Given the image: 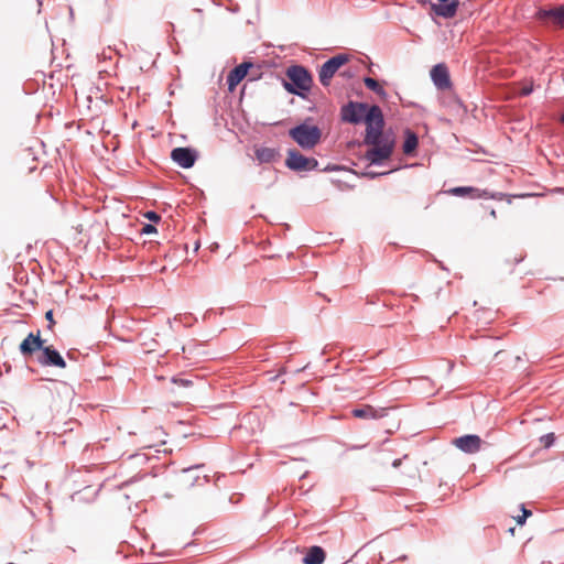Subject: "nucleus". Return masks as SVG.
Masks as SVG:
<instances>
[{"mask_svg": "<svg viewBox=\"0 0 564 564\" xmlns=\"http://www.w3.org/2000/svg\"><path fill=\"white\" fill-rule=\"evenodd\" d=\"M542 440L545 441V446H550L554 441V436L553 434H546L542 437Z\"/></svg>", "mask_w": 564, "mask_h": 564, "instance_id": "412c9836", "label": "nucleus"}, {"mask_svg": "<svg viewBox=\"0 0 564 564\" xmlns=\"http://www.w3.org/2000/svg\"><path fill=\"white\" fill-rule=\"evenodd\" d=\"M172 382L176 383V384H181V386H184V387H188L192 384V381L188 380V379H177V378H173L172 379Z\"/></svg>", "mask_w": 564, "mask_h": 564, "instance_id": "aec40b11", "label": "nucleus"}, {"mask_svg": "<svg viewBox=\"0 0 564 564\" xmlns=\"http://www.w3.org/2000/svg\"><path fill=\"white\" fill-rule=\"evenodd\" d=\"M490 216H491V217H494V218H496V217H497V214H496V210H495V209H491V210H490Z\"/></svg>", "mask_w": 564, "mask_h": 564, "instance_id": "cd10ccee", "label": "nucleus"}, {"mask_svg": "<svg viewBox=\"0 0 564 564\" xmlns=\"http://www.w3.org/2000/svg\"><path fill=\"white\" fill-rule=\"evenodd\" d=\"M285 165L295 172H305L315 170L318 161L314 158H306L296 150H289Z\"/></svg>", "mask_w": 564, "mask_h": 564, "instance_id": "0eeeda50", "label": "nucleus"}, {"mask_svg": "<svg viewBox=\"0 0 564 564\" xmlns=\"http://www.w3.org/2000/svg\"><path fill=\"white\" fill-rule=\"evenodd\" d=\"M341 119L349 123H366L365 142H371L383 129L384 119L379 106H368L364 102L349 101L341 107Z\"/></svg>", "mask_w": 564, "mask_h": 564, "instance_id": "f257e3e1", "label": "nucleus"}, {"mask_svg": "<svg viewBox=\"0 0 564 564\" xmlns=\"http://www.w3.org/2000/svg\"><path fill=\"white\" fill-rule=\"evenodd\" d=\"M431 79L438 90H446L452 87L448 68L443 63L432 67Z\"/></svg>", "mask_w": 564, "mask_h": 564, "instance_id": "9d476101", "label": "nucleus"}, {"mask_svg": "<svg viewBox=\"0 0 564 564\" xmlns=\"http://www.w3.org/2000/svg\"><path fill=\"white\" fill-rule=\"evenodd\" d=\"M401 465V459H394L393 463H392V466L393 467H399Z\"/></svg>", "mask_w": 564, "mask_h": 564, "instance_id": "bb28decb", "label": "nucleus"}, {"mask_svg": "<svg viewBox=\"0 0 564 564\" xmlns=\"http://www.w3.org/2000/svg\"><path fill=\"white\" fill-rule=\"evenodd\" d=\"M45 317H46V319H48L51 323H53V312H52V311H48V312L45 314Z\"/></svg>", "mask_w": 564, "mask_h": 564, "instance_id": "393cba45", "label": "nucleus"}, {"mask_svg": "<svg viewBox=\"0 0 564 564\" xmlns=\"http://www.w3.org/2000/svg\"><path fill=\"white\" fill-rule=\"evenodd\" d=\"M40 332L34 335L30 333L20 344V352L24 357L36 354L35 360L43 367H56L64 369L66 362L61 354L53 346H44Z\"/></svg>", "mask_w": 564, "mask_h": 564, "instance_id": "f03ea898", "label": "nucleus"}, {"mask_svg": "<svg viewBox=\"0 0 564 564\" xmlns=\"http://www.w3.org/2000/svg\"><path fill=\"white\" fill-rule=\"evenodd\" d=\"M250 66L251 64L249 63H242L229 72L227 76L229 91H234L237 85L246 77Z\"/></svg>", "mask_w": 564, "mask_h": 564, "instance_id": "4468645a", "label": "nucleus"}, {"mask_svg": "<svg viewBox=\"0 0 564 564\" xmlns=\"http://www.w3.org/2000/svg\"><path fill=\"white\" fill-rule=\"evenodd\" d=\"M352 415L358 419L365 420H378L384 417L387 415V409L380 408L376 409L372 405H362L361 408H356L352 410Z\"/></svg>", "mask_w": 564, "mask_h": 564, "instance_id": "ddd939ff", "label": "nucleus"}, {"mask_svg": "<svg viewBox=\"0 0 564 564\" xmlns=\"http://www.w3.org/2000/svg\"><path fill=\"white\" fill-rule=\"evenodd\" d=\"M532 91H533V87H532V85H524V86L520 89V95H521V96H529Z\"/></svg>", "mask_w": 564, "mask_h": 564, "instance_id": "6ab92c4d", "label": "nucleus"}, {"mask_svg": "<svg viewBox=\"0 0 564 564\" xmlns=\"http://www.w3.org/2000/svg\"><path fill=\"white\" fill-rule=\"evenodd\" d=\"M522 514H525V519L531 514V511L527 510L523 506H522Z\"/></svg>", "mask_w": 564, "mask_h": 564, "instance_id": "a878e982", "label": "nucleus"}, {"mask_svg": "<svg viewBox=\"0 0 564 564\" xmlns=\"http://www.w3.org/2000/svg\"><path fill=\"white\" fill-rule=\"evenodd\" d=\"M452 444L463 453L476 454L481 451L487 443L476 434H466L454 438Z\"/></svg>", "mask_w": 564, "mask_h": 564, "instance_id": "1a4fd4ad", "label": "nucleus"}, {"mask_svg": "<svg viewBox=\"0 0 564 564\" xmlns=\"http://www.w3.org/2000/svg\"><path fill=\"white\" fill-rule=\"evenodd\" d=\"M367 145H372L366 152V159L371 163L379 165L384 160L389 159L393 152L394 140L389 135L383 133V129H379L378 137H376L371 142H365Z\"/></svg>", "mask_w": 564, "mask_h": 564, "instance_id": "7ed1b4c3", "label": "nucleus"}, {"mask_svg": "<svg viewBox=\"0 0 564 564\" xmlns=\"http://www.w3.org/2000/svg\"><path fill=\"white\" fill-rule=\"evenodd\" d=\"M449 194L454 195V196H459V197H464V196H467L469 195L471 198H492V199H497V198H500L502 196V194H491L489 195V193L487 191H480L478 188H475V187H471V186H458V187H453L448 191Z\"/></svg>", "mask_w": 564, "mask_h": 564, "instance_id": "f8f14e48", "label": "nucleus"}, {"mask_svg": "<svg viewBox=\"0 0 564 564\" xmlns=\"http://www.w3.org/2000/svg\"><path fill=\"white\" fill-rule=\"evenodd\" d=\"M561 121L564 123V113L561 117Z\"/></svg>", "mask_w": 564, "mask_h": 564, "instance_id": "c85d7f7f", "label": "nucleus"}, {"mask_svg": "<svg viewBox=\"0 0 564 564\" xmlns=\"http://www.w3.org/2000/svg\"><path fill=\"white\" fill-rule=\"evenodd\" d=\"M516 520L518 524L522 525L525 522V514L518 516Z\"/></svg>", "mask_w": 564, "mask_h": 564, "instance_id": "b1692460", "label": "nucleus"}, {"mask_svg": "<svg viewBox=\"0 0 564 564\" xmlns=\"http://www.w3.org/2000/svg\"><path fill=\"white\" fill-rule=\"evenodd\" d=\"M254 154H256V159L260 163H271L278 156V152L275 151V149L267 148V147L257 148L254 151Z\"/></svg>", "mask_w": 564, "mask_h": 564, "instance_id": "dca6fc26", "label": "nucleus"}, {"mask_svg": "<svg viewBox=\"0 0 564 564\" xmlns=\"http://www.w3.org/2000/svg\"><path fill=\"white\" fill-rule=\"evenodd\" d=\"M325 560V552L319 546H312L303 557L304 564H322Z\"/></svg>", "mask_w": 564, "mask_h": 564, "instance_id": "2eb2a0df", "label": "nucleus"}, {"mask_svg": "<svg viewBox=\"0 0 564 564\" xmlns=\"http://www.w3.org/2000/svg\"><path fill=\"white\" fill-rule=\"evenodd\" d=\"M155 231H156V229H155V227L153 225H145L143 227V232L144 234H152V232H155Z\"/></svg>", "mask_w": 564, "mask_h": 564, "instance_id": "5701e85b", "label": "nucleus"}, {"mask_svg": "<svg viewBox=\"0 0 564 564\" xmlns=\"http://www.w3.org/2000/svg\"><path fill=\"white\" fill-rule=\"evenodd\" d=\"M348 62V55L337 54L326 61L319 68V82L323 86H328L336 72Z\"/></svg>", "mask_w": 564, "mask_h": 564, "instance_id": "6e6552de", "label": "nucleus"}, {"mask_svg": "<svg viewBox=\"0 0 564 564\" xmlns=\"http://www.w3.org/2000/svg\"><path fill=\"white\" fill-rule=\"evenodd\" d=\"M147 217L152 221H158L160 219V216L154 212H149Z\"/></svg>", "mask_w": 564, "mask_h": 564, "instance_id": "4be33fe9", "label": "nucleus"}, {"mask_svg": "<svg viewBox=\"0 0 564 564\" xmlns=\"http://www.w3.org/2000/svg\"><path fill=\"white\" fill-rule=\"evenodd\" d=\"M288 80L284 82V88L294 95L304 97L305 93L311 89L312 76L306 68L294 65L286 70Z\"/></svg>", "mask_w": 564, "mask_h": 564, "instance_id": "20e7f679", "label": "nucleus"}, {"mask_svg": "<svg viewBox=\"0 0 564 564\" xmlns=\"http://www.w3.org/2000/svg\"><path fill=\"white\" fill-rule=\"evenodd\" d=\"M172 160L183 169L192 167L197 159V154L189 148H175L171 153Z\"/></svg>", "mask_w": 564, "mask_h": 564, "instance_id": "9b49d317", "label": "nucleus"}, {"mask_svg": "<svg viewBox=\"0 0 564 564\" xmlns=\"http://www.w3.org/2000/svg\"><path fill=\"white\" fill-rule=\"evenodd\" d=\"M535 17L545 26L564 29V4L540 8Z\"/></svg>", "mask_w": 564, "mask_h": 564, "instance_id": "423d86ee", "label": "nucleus"}, {"mask_svg": "<svg viewBox=\"0 0 564 564\" xmlns=\"http://www.w3.org/2000/svg\"><path fill=\"white\" fill-rule=\"evenodd\" d=\"M419 144L417 135L411 130H405V139L403 142V152L409 155L415 151Z\"/></svg>", "mask_w": 564, "mask_h": 564, "instance_id": "f3484780", "label": "nucleus"}, {"mask_svg": "<svg viewBox=\"0 0 564 564\" xmlns=\"http://www.w3.org/2000/svg\"><path fill=\"white\" fill-rule=\"evenodd\" d=\"M289 135L303 150H311L321 141L322 131L317 126L304 122L290 129Z\"/></svg>", "mask_w": 564, "mask_h": 564, "instance_id": "39448f33", "label": "nucleus"}, {"mask_svg": "<svg viewBox=\"0 0 564 564\" xmlns=\"http://www.w3.org/2000/svg\"><path fill=\"white\" fill-rule=\"evenodd\" d=\"M364 83L366 85V87L370 90H372L373 93H376L378 96L384 98L387 96V93L386 90L383 89L382 86L379 85V83L375 79V78H371V77H366L364 79Z\"/></svg>", "mask_w": 564, "mask_h": 564, "instance_id": "a211bd4d", "label": "nucleus"}]
</instances>
